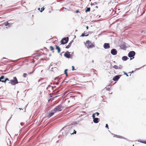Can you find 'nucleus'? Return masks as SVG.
I'll use <instances>...</instances> for the list:
<instances>
[{
	"label": "nucleus",
	"mask_w": 146,
	"mask_h": 146,
	"mask_svg": "<svg viewBox=\"0 0 146 146\" xmlns=\"http://www.w3.org/2000/svg\"><path fill=\"white\" fill-rule=\"evenodd\" d=\"M19 109L20 110H23V109H22V108H19Z\"/></svg>",
	"instance_id": "nucleus-39"
},
{
	"label": "nucleus",
	"mask_w": 146,
	"mask_h": 146,
	"mask_svg": "<svg viewBox=\"0 0 146 146\" xmlns=\"http://www.w3.org/2000/svg\"><path fill=\"white\" fill-rule=\"evenodd\" d=\"M134 146V145H133V146Z\"/></svg>",
	"instance_id": "nucleus-42"
},
{
	"label": "nucleus",
	"mask_w": 146,
	"mask_h": 146,
	"mask_svg": "<svg viewBox=\"0 0 146 146\" xmlns=\"http://www.w3.org/2000/svg\"><path fill=\"white\" fill-rule=\"evenodd\" d=\"M72 71H73V70H76V69H74V66H72Z\"/></svg>",
	"instance_id": "nucleus-25"
},
{
	"label": "nucleus",
	"mask_w": 146,
	"mask_h": 146,
	"mask_svg": "<svg viewBox=\"0 0 146 146\" xmlns=\"http://www.w3.org/2000/svg\"><path fill=\"white\" fill-rule=\"evenodd\" d=\"M68 70L67 69H66L65 70H64V74H67V71Z\"/></svg>",
	"instance_id": "nucleus-27"
},
{
	"label": "nucleus",
	"mask_w": 146,
	"mask_h": 146,
	"mask_svg": "<svg viewBox=\"0 0 146 146\" xmlns=\"http://www.w3.org/2000/svg\"><path fill=\"white\" fill-rule=\"evenodd\" d=\"M140 142L142 143L146 144V141H141Z\"/></svg>",
	"instance_id": "nucleus-23"
},
{
	"label": "nucleus",
	"mask_w": 146,
	"mask_h": 146,
	"mask_svg": "<svg viewBox=\"0 0 146 146\" xmlns=\"http://www.w3.org/2000/svg\"><path fill=\"white\" fill-rule=\"evenodd\" d=\"M128 58L127 56H123L122 58V59L123 60L125 61L127 60Z\"/></svg>",
	"instance_id": "nucleus-15"
},
{
	"label": "nucleus",
	"mask_w": 146,
	"mask_h": 146,
	"mask_svg": "<svg viewBox=\"0 0 146 146\" xmlns=\"http://www.w3.org/2000/svg\"><path fill=\"white\" fill-rule=\"evenodd\" d=\"M63 108L61 105H58L56 106L54 109L53 111L54 112H56L58 111H60L62 110Z\"/></svg>",
	"instance_id": "nucleus-3"
},
{
	"label": "nucleus",
	"mask_w": 146,
	"mask_h": 146,
	"mask_svg": "<svg viewBox=\"0 0 146 146\" xmlns=\"http://www.w3.org/2000/svg\"><path fill=\"white\" fill-rule=\"evenodd\" d=\"M106 128H107L108 129V124H106Z\"/></svg>",
	"instance_id": "nucleus-31"
},
{
	"label": "nucleus",
	"mask_w": 146,
	"mask_h": 146,
	"mask_svg": "<svg viewBox=\"0 0 146 146\" xmlns=\"http://www.w3.org/2000/svg\"><path fill=\"white\" fill-rule=\"evenodd\" d=\"M18 82L17 78L16 77H13V79L10 80L9 83L13 85H14L18 84Z\"/></svg>",
	"instance_id": "nucleus-2"
},
{
	"label": "nucleus",
	"mask_w": 146,
	"mask_h": 146,
	"mask_svg": "<svg viewBox=\"0 0 146 146\" xmlns=\"http://www.w3.org/2000/svg\"><path fill=\"white\" fill-rule=\"evenodd\" d=\"M76 131L75 130H74L73 133H72L71 134H76Z\"/></svg>",
	"instance_id": "nucleus-28"
},
{
	"label": "nucleus",
	"mask_w": 146,
	"mask_h": 146,
	"mask_svg": "<svg viewBox=\"0 0 146 146\" xmlns=\"http://www.w3.org/2000/svg\"><path fill=\"white\" fill-rule=\"evenodd\" d=\"M90 7H87L86 9V12H87L90 11Z\"/></svg>",
	"instance_id": "nucleus-19"
},
{
	"label": "nucleus",
	"mask_w": 146,
	"mask_h": 146,
	"mask_svg": "<svg viewBox=\"0 0 146 146\" xmlns=\"http://www.w3.org/2000/svg\"><path fill=\"white\" fill-rule=\"evenodd\" d=\"M120 75H117L115 76L113 78V80L114 81H117L118 79L119 78L120 76Z\"/></svg>",
	"instance_id": "nucleus-9"
},
{
	"label": "nucleus",
	"mask_w": 146,
	"mask_h": 146,
	"mask_svg": "<svg viewBox=\"0 0 146 146\" xmlns=\"http://www.w3.org/2000/svg\"><path fill=\"white\" fill-rule=\"evenodd\" d=\"M65 74L66 75V76H68V74L67 73Z\"/></svg>",
	"instance_id": "nucleus-37"
},
{
	"label": "nucleus",
	"mask_w": 146,
	"mask_h": 146,
	"mask_svg": "<svg viewBox=\"0 0 146 146\" xmlns=\"http://www.w3.org/2000/svg\"><path fill=\"white\" fill-rule=\"evenodd\" d=\"M100 121V119L98 118H94L93 119V121L94 123H97Z\"/></svg>",
	"instance_id": "nucleus-13"
},
{
	"label": "nucleus",
	"mask_w": 146,
	"mask_h": 146,
	"mask_svg": "<svg viewBox=\"0 0 146 146\" xmlns=\"http://www.w3.org/2000/svg\"><path fill=\"white\" fill-rule=\"evenodd\" d=\"M11 24H10V25H8L9 27H11Z\"/></svg>",
	"instance_id": "nucleus-36"
},
{
	"label": "nucleus",
	"mask_w": 146,
	"mask_h": 146,
	"mask_svg": "<svg viewBox=\"0 0 146 146\" xmlns=\"http://www.w3.org/2000/svg\"><path fill=\"white\" fill-rule=\"evenodd\" d=\"M55 112H49L47 115V117H48V118H50L52 116L54 113Z\"/></svg>",
	"instance_id": "nucleus-11"
},
{
	"label": "nucleus",
	"mask_w": 146,
	"mask_h": 146,
	"mask_svg": "<svg viewBox=\"0 0 146 146\" xmlns=\"http://www.w3.org/2000/svg\"><path fill=\"white\" fill-rule=\"evenodd\" d=\"M8 25H10V24L9 23L8 21L5 23V26H7Z\"/></svg>",
	"instance_id": "nucleus-21"
},
{
	"label": "nucleus",
	"mask_w": 146,
	"mask_h": 146,
	"mask_svg": "<svg viewBox=\"0 0 146 146\" xmlns=\"http://www.w3.org/2000/svg\"><path fill=\"white\" fill-rule=\"evenodd\" d=\"M27 75L26 73H24L23 74V76L25 78L27 76Z\"/></svg>",
	"instance_id": "nucleus-22"
},
{
	"label": "nucleus",
	"mask_w": 146,
	"mask_h": 146,
	"mask_svg": "<svg viewBox=\"0 0 146 146\" xmlns=\"http://www.w3.org/2000/svg\"><path fill=\"white\" fill-rule=\"evenodd\" d=\"M115 137H117L119 138H121V139H123V137L122 136H120V135H116Z\"/></svg>",
	"instance_id": "nucleus-17"
},
{
	"label": "nucleus",
	"mask_w": 146,
	"mask_h": 146,
	"mask_svg": "<svg viewBox=\"0 0 146 146\" xmlns=\"http://www.w3.org/2000/svg\"><path fill=\"white\" fill-rule=\"evenodd\" d=\"M31 74V73H29V74Z\"/></svg>",
	"instance_id": "nucleus-40"
},
{
	"label": "nucleus",
	"mask_w": 146,
	"mask_h": 146,
	"mask_svg": "<svg viewBox=\"0 0 146 146\" xmlns=\"http://www.w3.org/2000/svg\"><path fill=\"white\" fill-rule=\"evenodd\" d=\"M38 10H39V11L40 10V8H38Z\"/></svg>",
	"instance_id": "nucleus-38"
},
{
	"label": "nucleus",
	"mask_w": 146,
	"mask_h": 146,
	"mask_svg": "<svg viewBox=\"0 0 146 146\" xmlns=\"http://www.w3.org/2000/svg\"><path fill=\"white\" fill-rule=\"evenodd\" d=\"M95 114H93L92 115V117H93V118L94 119V118H95Z\"/></svg>",
	"instance_id": "nucleus-26"
},
{
	"label": "nucleus",
	"mask_w": 146,
	"mask_h": 146,
	"mask_svg": "<svg viewBox=\"0 0 146 146\" xmlns=\"http://www.w3.org/2000/svg\"><path fill=\"white\" fill-rule=\"evenodd\" d=\"M85 44L88 48H92L95 46L94 44L89 40H87L86 41Z\"/></svg>",
	"instance_id": "nucleus-1"
},
{
	"label": "nucleus",
	"mask_w": 146,
	"mask_h": 146,
	"mask_svg": "<svg viewBox=\"0 0 146 146\" xmlns=\"http://www.w3.org/2000/svg\"><path fill=\"white\" fill-rule=\"evenodd\" d=\"M113 68L116 69H121L123 68V66L121 65H119V66L115 65L113 66Z\"/></svg>",
	"instance_id": "nucleus-6"
},
{
	"label": "nucleus",
	"mask_w": 146,
	"mask_h": 146,
	"mask_svg": "<svg viewBox=\"0 0 146 146\" xmlns=\"http://www.w3.org/2000/svg\"><path fill=\"white\" fill-rule=\"evenodd\" d=\"M50 50L51 51H52L53 52H54V47L52 46H50Z\"/></svg>",
	"instance_id": "nucleus-16"
},
{
	"label": "nucleus",
	"mask_w": 146,
	"mask_h": 146,
	"mask_svg": "<svg viewBox=\"0 0 146 146\" xmlns=\"http://www.w3.org/2000/svg\"><path fill=\"white\" fill-rule=\"evenodd\" d=\"M68 37L64 38L61 40V42L62 44H65L68 42Z\"/></svg>",
	"instance_id": "nucleus-4"
},
{
	"label": "nucleus",
	"mask_w": 146,
	"mask_h": 146,
	"mask_svg": "<svg viewBox=\"0 0 146 146\" xmlns=\"http://www.w3.org/2000/svg\"><path fill=\"white\" fill-rule=\"evenodd\" d=\"M4 76H2L0 78V81L1 82H4L5 83H6V80L5 79L4 80H2V79H3L4 78Z\"/></svg>",
	"instance_id": "nucleus-12"
},
{
	"label": "nucleus",
	"mask_w": 146,
	"mask_h": 146,
	"mask_svg": "<svg viewBox=\"0 0 146 146\" xmlns=\"http://www.w3.org/2000/svg\"><path fill=\"white\" fill-rule=\"evenodd\" d=\"M79 12V11L78 10H77L76 11V13H78Z\"/></svg>",
	"instance_id": "nucleus-34"
},
{
	"label": "nucleus",
	"mask_w": 146,
	"mask_h": 146,
	"mask_svg": "<svg viewBox=\"0 0 146 146\" xmlns=\"http://www.w3.org/2000/svg\"><path fill=\"white\" fill-rule=\"evenodd\" d=\"M7 81H9V80L8 78H6L5 79Z\"/></svg>",
	"instance_id": "nucleus-33"
},
{
	"label": "nucleus",
	"mask_w": 146,
	"mask_h": 146,
	"mask_svg": "<svg viewBox=\"0 0 146 146\" xmlns=\"http://www.w3.org/2000/svg\"><path fill=\"white\" fill-rule=\"evenodd\" d=\"M124 74L125 75H126V76H128V75L125 72H124Z\"/></svg>",
	"instance_id": "nucleus-29"
},
{
	"label": "nucleus",
	"mask_w": 146,
	"mask_h": 146,
	"mask_svg": "<svg viewBox=\"0 0 146 146\" xmlns=\"http://www.w3.org/2000/svg\"><path fill=\"white\" fill-rule=\"evenodd\" d=\"M86 28L87 29H88V26H87L86 27Z\"/></svg>",
	"instance_id": "nucleus-35"
},
{
	"label": "nucleus",
	"mask_w": 146,
	"mask_h": 146,
	"mask_svg": "<svg viewBox=\"0 0 146 146\" xmlns=\"http://www.w3.org/2000/svg\"><path fill=\"white\" fill-rule=\"evenodd\" d=\"M95 114H96L97 115V116H98L99 114V113L98 112H96V113H95Z\"/></svg>",
	"instance_id": "nucleus-30"
},
{
	"label": "nucleus",
	"mask_w": 146,
	"mask_h": 146,
	"mask_svg": "<svg viewBox=\"0 0 146 146\" xmlns=\"http://www.w3.org/2000/svg\"><path fill=\"white\" fill-rule=\"evenodd\" d=\"M106 90H110V88H108L106 89Z\"/></svg>",
	"instance_id": "nucleus-32"
},
{
	"label": "nucleus",
	"mask_w": 146,
	"mask_h": 146,
	"mask_svg": "<svg viewBox=\"0 0 146 146\" xmlns=\"http://www.w3.org/2000/svg\"><path fill=\"white\" fill-rule=\"evenodd\" d=\"M71 45V43H69V44L67 46H66V48H69L70 47V46Z\"/></svg>",
	"instance_id": "nucleus-18"
},
{
	"label": "nucleus",
	"mask_w": 146,
	"mask_h": 146,
	"mask_svg": "<svg viewBox=\"0 0 146 146\" xmlns=\"http://www.w3.org/2000/svg\"><path fill=\"white\" fill-rule=\"evenodd\" d=\"M55 46L56 47V49L57 50H58V53H60V48L57 45H55Z\"/></svg>",
	"instance_id": "nucleus-14"
},
{
	"label": "nucleus",
	"mask_w": 146,
	"mask_h": 146,
	"mask_svg": "<svg viewBox=\"0 0 146 146\" xmlns=\"http://www.w3.org/2000/svg\"><path fill=\"white\" fill-rule=\"evenodd\" d=\"M104 47L105 49L109 48H110V46L108 43H105L104 44Z\"/></svg>",
	"instance_id": "nucleus-10"
},
{
	"label": "nucleus",
	"mask_w": 146,
	"mask_h": 146,
	"mask_svg": "<svg viewBox=\"0 0 146 146\" xmlns=\"http://www.w3.org/2000/svg\"><path fill=\"white\" fill-rule=\"evenodd\" d=\"M65 56L67 58H69L71 57L70 53L68 51H66L64 54Z\"/></svg>",
	"instance_id": "nucleus-7"
},
{
	"label": "nucleus",
	"mask_w": 146,
	"mask_h": 146,
	"mask_svg": "<svg viewBox=\"0 0 146 146\" xmlns=\"http://www.w3.org/2000/svg\"><path fill=\"white\" fill-rule=\"evenodd\" d=\"M89 35L88 34L87 35H84V33H82L81 35V36H88V35Z\"/></svg>",
	"instance_id": "nucleus-20"
},
{
	"label": "nucleus",
	"mask_w": 146,
	"mask_h": 146,
	"mask_svg": "<svg viewBox=\"0 0 146 146\" xmlns=\"http://www.w3.org/2000/svg\"><path fill=\"white\" fill-rule=\"evenodd\" d=\"M135 54V52L134 51H130L128 54V56L129 57L131 58L134 56Z\"/></svg>",
	"instance_id": "nucleus-5"
},
{
	"label": "nucleus",
	"mask_w": 146,
	"mask_h": 146,
	"mask_svg": "<svg viewBox=\"0 0 146 146\" xmlns=\"http://www.w3.org/2000/svg\"><path fill=\"white\" fill-rule=\"evenodd\" d=\"M44 7L41 8V9L40 10V12H42V11L44 10Z\"/></svg>",
	"instance_id": "nucleus-24"
},
{
	"label": "nucleus",
	"mask_w": 146,
	"mask_h": 146,
	"mask_svg": "<svg viewBox=\"0 0 146 146\" xmlns=\"http://www.w3.org/2000/svg\"><path fill=\"white\" fill-rule=\"evenodd\" d=\"M117 53V51L115 49H113L111 50V54L113 55H115Z\"/></svg>",
	"instance_id": "nucleus-8"
},
{
	"label": "nucleus",
	"mask_w": 146,
	"mask_h": 146,
	"mask_svg": "<svg viewBox=\"0 0 146 146\" xmlns=\"http://www.w3.org/2000/svg\"><path fill=\"white\" fill-rule=\"evenodd\" d=\"M133 71H132L131 72V73H133Z\"/></svg>",
	"instance_id": "nucleus-41"
}]
</instances>
